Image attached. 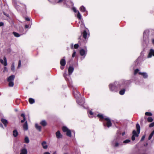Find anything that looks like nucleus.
<instances>
[{"instance_id":"1","label":"nucleus","mask_w":154,"mask_h":154,"mask_svg":"<svg viewBox=\"0 0 154 154\" xmlns=\"http://www.w3.org/2000/svg\"><path fill=\"white\" fill-rule=\"evenodd\" d=\"M136 128L137 132L135 130H133L132 132L133 135L131 137V139L134 141L135 140V137H138L140 132V127L139 124L136 125Z\"/></svg>"},{"instance_id":"2","label":"nucleus","mask_w":154,"mask_h":154,"mask_svg":"<svg viewBox=\"0 0 154 154\" xmlns=\"http://www.w3.org/2000/svg\"><path fill=\"white\" fill-rule=\"evenodd\" d=\"M109 88L112 91L117 92L118 91V88L114 84H110L109 85Z\"/></svg>"},{"instance_id":"3","label":"nucleus","mask_w":154,"mask_h":154,"mask_svg":"<svg viewBox=\"0 0 154 154\" xmlns=\"http://www.w3.org/2000/svg\"><path fill=\"white\" fill-rule=\"evenodd\" d=\"M119 138L117 137L116 139L114 140L113 142V143L114 144V146L115 147H117L119 145H122V143H120V142L119 143Z\"/></svg>"},{"instance_id":"4","label":"nucleus","mask_w":154,"mask_h":154,"mask_svg":"<svg viewBox=\"0 0 154 154\" xmlns=\"http://www.w3.org/2000/svg\"><path fill=\"white\" fill-rule=\"evenodd\" d=\"M105 120L106 122V125L109 128L112 126V123L110 119L109 118H105Z\"/></svg>"},{"instance_id":"5","label":"nucleus","mask_w":154,"mask_h":154,"mask_svg":"<svg viewBox=\"0 0 154 154\" xmlns=\"http://www.w3.org/2000/svg\"><path fill=\"white\" fill-rule=\"evenodd\" d=\"M87 52V50H85L83 49H82L79 51L80 55L82 56H84L85 57Z\"/></svg>"},{"instance_id":"6","label":"nucleus","mask_w":154,"mask_h":154,"mask_svg":"<svg viewBox=\"0 0 154 154\" xmlns=\"http://www.w3.org/2000/svg\"><path fill=\"white\" fill-rule=\"evenodd\" d=\"M0 63L4 66L7 65V59L5 57H4L3 59H0Z\"/></svg>"},{"instance_id":"7","label":"nucleus","mask_w":154,"mask_h":154,"mask_svg":"<svg viewBox=\"0 0 154 154\" xmlns=\"http://www.w3.org/2000/svg\"><path fill=\"white\" fill-rule=\"evenodd\" d=\"M15 78V75H10V87H12L14 85V83L13 82Z\"/></svg>"},{"instance_id":"8","label":"nucleus","mask_w":154,"mask_h":154,"mask_svg":"<svg viewBox=\"0 0 154 154\" xmlns=\"http://www.w3.org/2000/svg\"><path fill=\"white\" fill-rule=\"evenodd\" d=\"M152 56L154 57V50L152 49H151L149 51L147 57L148 58H150Z\"/></svg>"},{"instance_id":"9","label":"nucleus","mask_w":154,"mask_h":154,"mask_svg":"<svg viewBox=\"0 0 154 154\" xmlns=\"http://www.w3.org/2000/svg\"><path fill=\"white\" fill-rule=\"evenodd\" d=\"M65 57H64L63 59H61L60 61V64L61 66H64L66 64V61L64 59Z\"/></svg>"},{"instance_id":"10","label":"nucleus","mask_w":154,"mask_h":154,"mask_svg":"<svg viewBox=\"0 0 154 154\" xmlns=\"http://www.w3.org/2000/svg\"><path fill=\"white\" fill-rule=\"evenodd\" d=\"M97 117L99 118V120L102 122L103 120H104L106 118H104L103 115L101 114H99L97 115Z\"/></svg>"},{"instance_id":"11","label":"nucleus","mask_w":154,"mask_h":154,"mask_svg":"<svg viewBox=\"0 0 154 154\" xmlns=\"http://www.w3.org/2000/svg\"><path fill=\"white\" fill-rule=\"evenodd\" d=\"M74 70V68L72 66H70L68 68V74L69 75L72 74Z\"/></svg>"},{"instance_id":"12","label":"nucleus","mask_w":154,"mask_h":154,"mask_svg":"<svg viewBox=\"0 0 154 154\" xmlns=\"http://www.w3.org/2000/svg\"><path fill=\"white\" fill-rule=\"evenodd\" d=\"M1 122L3 124L4 126L5 127H6L7 126V125L8 123L7 121L5 119L3 118H2L1 119Z\"/></svg>"},{"instance_id":"13","label":"nucleus","mask_w":154,"mask_h":154,"mask_svg":"<svg viewBox=\"0 0 154 154\" xmlns=\"http://www.w3.org/2000/svg\"><path fill=\"white\" fill-rule=\"evenodd\" d=\"M57 138L58 139L61 138L62 137V135L60 133L59 131H58L56 133Z\"/></svg>"},{"instance_id":"14","label":"nucleus","mask_w":154,"mask_h":154,"mask_svg":"<svg viewBox=\"0 0 154 154\" xmlns=\"http://www.w3.org/2000/svg\"><path fill=\"white\" fill-rule=\"evenodd\" d=\"M23 129L24 131H26L28 129V125L27 121L23 125Z\"/></svg>"},{"instance_id":"15","label":"nucleus","mask_w":154,"mask_h":154,"mask_svg":"<svg viewBox=\"0 0 154 154\" xmlns=\"http://www.w3.org/2000/svg\"><path fill=\"white\" fill-rule=\"evenodd\" d=\"M67 75V74L66 73H64L63 74V76L64 77L66 80V81H69V84H68V86H72L71 85V83H70V81H69V80L66 77V76Z\"/></svg>"},{"instance_id":"16","label":"nucleus","mask_w":154,"mask_h":154,"mask_svg":"<svg viewBox=\"0 0 154 154\" xmlns=\"http://www.w3.org/2000/svg\"><path fill=\"white\" fill-rule=\"evenodd\" d=\"M138 74L139 75H140L143 76V77L144 79H146L148 77V75L147 74L146 72H138Z\"/></svg>"},{"instance_id":"17","label":"nucleus","mask_w":154,"mask_h":154,"mask_svg":"<svg viewBox=\"0 0 154 154\" xmlns=\"http://www.w3.org/2000/svg\"><path fill=\"white\" fill-rule=\"evenodd\" d=\"M42 145L44 149H46L48 147V146L47 145V143L45 141H44L42 143Z\"/></svg>"},{"instance_id":"18","label":"nucleus","mask_w":154,"mask_h":154,"mask_svg":"<svg viewBox=\"0 0 154 154\" xmlns=\"http://www.w3.org/2000/svg\"><path fill=\"white\" fill-rule=\"evenodd\" d=\"M27 151L25 148H23L21 149L20 154H27Z\"/></svg>"},{"instance_id":"19","label":"nucleus","mask_w":154,"mask_h":154,"mask_svg":"<svg viewBox=\"0 0 154 154\" xmlns=\"http://www.w3.org/2000/svg\"><path fill=\"white\" fill-rule=\"evenodd\" d=\"M40 124L43 126L45 127L47 125V123L45 121L43 120L40 122Z\"/></svg>"},{"instance_id":"20","label":"nucleus","mask_w":154,"mask_h":154,"mask_svg":"<svg viewBox=\"0 0 154 154\" xmlns=\"http://www.w3.org/2000/svg\"><path fill=\"white\" fill-rule=\"evenodd\" d=\"M35 127L37 130H38L39 131H41L42 129V127L39 125L38 124H36L35 125Z\"/></svg>"},{"instance_id":"21","label":"nucleus","mask_w":154,"mask_h":154,"mask_svg":"<svg viewBox=\"0 0 154 154\" xmlns=\"http://www.w3.org/2000/svg\"><path fill=\"white\" fill-rule=\"evenodd\" d=\"M13 135L14 137H17L18 134V133L17 130H14L13 131Z\"/></svg>"},{"instance_id":"22","label":"nucleus","mask_w":154,"mask_h":154,"mask_svg":"<svg viewBox=\"0 0 154 154\" xmlns=\"http://www.w3.org/2000/svg\"><path fill=\"white\" fill-rule=\"evenodd\" d=\"M20 116L23 118V119L21 121V122L23 123L26 121V117L25 114L24 113H22L20 115Z\"/></svg>"},{"instance_id":"23","label":"nucleus","mask_w":154,"mask_h":154,"mask_svg":"<svg viewBox=\"0 0 154 154\" xmlns=\"http://www.w3.org/2000/svg\"><path fill=\"white\" fill-rule=\"evenodd\" d=\"M66 135L67 136L71 137L72 136L71 132L70 130H69L66 132Z\"/></svg>"},{"instance_id":"24","label":"nucleus","mask_w":154,"mask_h":154,"mask_svg":"<svg viewBox=\"0 0 154 154\" xmlns=\"http://www.w3.org/2000/svg\"><path fill=\"white\" fill-rule=\"evenodd\" d=\"M29 102L30 104H32L35 103V101L34 99L29 98Z\"/></svg>"},{"instance_id":"25","label":"nucleus","mask_w":154,"mask_h":154,"mask_svg":"<svg viewBox=\"0 0 154 154\" xmlns=\"http://www.w3.org/2000/svg\"><path fill=\"white\" fill-rule=\"evenodd\" d=\"M82 34L83 38L85 39H86L88 33L85 30L84 31Z\"/></svg>"},{"instance_id":"26","label":"nucleus","mask_w":154,"mask_h":154,"mask_svg":"<svg viewBox=\"0 0 154 154\" xmlns=\"http://www.w3.org/2000/svg\"><path fill=\"white\" fill-rule=\"evenodd\" d=\"M80 11L82 12H85L86 11L85 8L83 6H82L80 8Z\"/></svg>"},{"instance_id":"27","label":"nucleus","mask_w":154,"mask_h":154,"mask_svg":"<svg viewBox=\"0 0 154 154\" xmlns=\"http://www.w3.org/2000/svg\"><path fill=\"white\" fill-rule=\"evenodd\" d=\"M62 129L63 131L64 132H66L69 130L68 128L65 126H63Z\"/></svg>"},{"instance_id":"28","label":"nucleus","mask_w":154,"mask_h":154,"mask_svg":"<svg viewBox=\"0 0 154 154\" xmlns=\"http://www.w3.org/2000/svg\"><path fill=\"white\" fill-rule=\"evenodd\" d=\"M125 89H123L119 91V94L121 95H123L125 94Z\"/></svg>"},{"instance_id":"29","label":"nucleus","mask_w":154,"mask_h":154,"mask_svg":"<svg viewBox=\"0 0 154 154\" xmlns=\"http://www.w3.org/2000/svg\"><path fill=\"white\" fill-rule=\"evenodd\" d=\"M13 34L14 36L16 37H18L20 36V35L19 33L16 32H13Z\"/></svg>"},{"instance_id":"30","label":"nucleus","mask_w":154,"mask_h":154,"mask_svg":"<svg viewBox=\"0 0 154 154\" xmlns=\"http://www.w3.org/2000/svg\"><path fill=\"white\" fill-rule=\"evenodd\" d=\"M154 134V130L149 135L148 137V139L149 140H150L151 139V138L153 136Z\"/></svg>"},{"instance_id":"31","label":"nucleus","mask_w":154,"mask_h":154,"mask_svg":"<svg viewBox=\"0 0 154 154\" xmlns=\"http://www.w3.org/2000/svg\"><path fill=\"white\" fill-rule=\"evenodd\" d=\"M24 141L25 143H28L29 142V139L28 137H26L24 139Z\"/></svg>"},{"instance_id":"32","label":"nucleus","mask_w":154,"mask_h":154,"mask_svg":"<svg viewBox=\"0 0 154 154\" xmlns=\"http://www.w3.org/2000/svg\"><path fill=\"white\" fill-rule=\"evenodd\" d=\"M147 121L148 122H152L153 120V119L151 117H149L147 119Z\"/></svg>"},{"instance_id":"33","label":"nucleus","mask_w":154,"mask_h":154,"mask_svg":"<svg viewBox=\"0 0 154 154\" xmlns=\"http://www.w3.org/2000/svg\"><path fill=\"white\" fill-rule=\"evenodd\" d=\"M76 92L77 93V94H75L74 93H73L74 96L76 98H77L78 97V96H80V94L79 92L76 91Z\"/></svg>"},{"instance_id":"34","label":"nucleus","mask_w":154,"mask_h":154,"mask_svg":"<svg viewBox=\"0 0 154 154\" xmlns=\"http://www.w3.org/2000/svg\"><path fill=\"white\" fill-rule=\"evenodd\" d=\"M145 115L146 116H151L152 115V114L150 112H146L145 113Z\"/></svg>"},{"instance_id":"35","label":"nucleus","mask_w":154,"mask_h":154,"mask_svg":"<svg viewBox=\"0 0 154 154\" xmlns=\"http://www.w3.org/2000/svg\"><path fill=\"white\" fill-rule=\"evenodd\" d=\"M11 70L13 71H14V63H12L11 66Z\"/></svg>"},{"instance_id":"36","label":"nucleus","mask_w":154,"mask_h":154,"mask_svg":"<svg viewBox=\"0 0 154 154\" xmlns=\"http://www.w3.org/2000/svg\"><path fill=\"white\" fill-rule=\"evenodd\" d=\"M131 141V140L129 139H127L124 141H123V143H129Z\"/></svg>"},{"instance_id":"37","label":"nucleus","mask_w":154,"mask_h":154,"mask_svg":"<svg viewBox=\"0 0 154 154\" xmlns=\"http://www.w3.org/2000/svg\"><path fill=\"white\" fill-rule=\"evenodd\" d=\"M77 17L79 19H81V15L80 14V13L79 11H78V14H77Z\"/></svg>"},{"instance_id":"38","label":"nucleus","mask_w":154,"mask_h":154,"mask_svg":"<svg viewBox=\"0 0 154 154\" xmlns=\"http://www.w3.org/2000/svg\"><path fill=\"white\" fill-rule=\"evenodd\" d=\"M17 0H12V2L13 4L16 6L17 5Z\"/></svg>"},{"instance_id":"39","label":"nucleus","mask_w":154,"mask_h":154,"mask_svg":"<svg viewBox=\"0 0 154 154\" xmlns=\"http://www.w3.org/2000/svg\"><path fill=\"white\" fill-rule=\"evenodd\" d=\"M21 66V61L20 60H19L18 61V64L17 67L18 68H20Z\"/></svg>"},{"instance_id":"40","label":"nucleus","mask_w":154,"mask_h":154,"mask_svg":"<svg viewBox=\"0 0 154 154\" xmlns=\"http://www.w3.org/2000/svg\"><path fill=\"white\" fill-rule=\"evenodd\" d=\"M139 70L138 69H135L134 71V75L136 74L137 73L139 72Z\"/></svg>"},{"instance_id":"41","label":"nucleus","mask_w":154,"mask_h":154,"mask_svg":"<svg viewBox=\"0 0 154 154\" xmlns=\"http://www.w3.org/2000/svg\"><path fill=\"white\" fill-rule=\"evenodd\" d=\"M79 45L78 44H75L74 46V48L75 49H77L79 48Z\"/></svg>"},{"instance_id":"42","label":"nucleus","mask_w":154,"mask_h":154,"mask_svg":"<svg viewBox=\"0 0 154 154\" xmlns=\"http://www.w3.org/2000/svg\"><path fill=\"white\" fill-rule=\"evenodd\" d=\"M8 71V69L6 67L4 66V67L3 72H5Z\"/></svg>"},{"instance_id":"43","label":"nucleus","mask_w":154,"mask_h":154,"mask_svg":"<svg viewBox=\"0 0 154 154\" xmlns=\"http://www.w3.org/2000/svg\"><path fill=\"white\" fill-rule=\"evenodd\" d=\"M153 126H154V122L150 124L149 126V127H152Z\"/></svg>"},{"instance_id":"44","label":"nucleus","mask_w":154,"mask_h":154,"mask_svg":"<svg viewBox=\"0 0 154 154\" xmlns=\"http://www.w3.org/2000/svg\"><path fill=\"white\" fill-rule=\"evenodd\" d=\"M75 54H76V52L75 51H74V52H73V53L72 54V57H74L75 56Z\"/></svg>"},{"instance_id":"45","label":"nucleus","mask_w":154,"mask_h":154,"mask_svg":"<svg viewBox=\"0 0 154 154\" xmlns=\"http://www.w3.org/2000/svg\"><path fill=\"white\" fill-rule=\"evenodd\" d=\"M7 81L9 82L8 83V85L9 86H10V76L8 77L7 78Z\"/></svg>"},{"instance_id":"46","label":"nucleus","mask_w":154,"mask_h":154,"mask_svg":"<svg viewBox=\"0 0 154 154\" xmlns=\"http://www.w3.org/2000/svg\"><path fill=\"white\" fill-rule=\"evenodd\" d=\"M72 10L75 13H76L77 12L76 9L74 7L73 8Z\"/></svg>"},{"instance_id":"47","label":"nucleus","mask_w":154,"mask_h":154,"mask_svg":"<svg viewBox=\"0 0 154 154\" xmlns=\"http://www.w3.org/2000/svg\"><path fill=\"white\" fill-rule=\"evenodd\" d=\"M145 138V136L144 135V136H143L141 138V141H142L143 140H144Z\"/></svg>"},{"instance_id":"48","label":"nucleus","mask_w":154,"mask_h":154,"mask_svg":"<svg viewBox=\"0 0 154 154\" xmlns=\"http://www.w3.org/2000/svg\"><path fill=\"white\" fill-rule=\"evenodd\" d=\"M25 20H26L27 21H30V19L29 17H26L25 18Z\"/></svg>"},{"instance_id":"49","label":"nucleus","mask_w":154,"mask_h":154,"mask_svg":"<svg viewBox=\"0 0 154 154\" xmlns=\"http://www.w3.org/2000/svg\"><path fill=\"white\" fill-rule=\"evenodd\" d=\"M4 23L2 22H0V26H2L4 25Z\"/></svg>"},{"instance_id":"50","label":"nucleus","mask_w":154,"mask_h":154,"mask_svg":"<svg viewBox=\"0 0 154 154\" xmlns=\"http://www.w3.org/2000/svg\"><path fill=\"white\" fill-rule=\"evenodd\" d=\"M29 25H26L25 26V28L26 29L29 28Z\"/></svg>"},{"instance_id":"51","label":"nucleus","mask_w":154,"mask_h":154,"mask_svg":"<svg viewBox=\"0 0 154 154\" xmlns=\"http://www.w3.org/2000/svg\"><path fill=\"white\" fill-rule=\"evenodd\" d=\"M63 1V0H59L57 2V3H61Z\"/></svg>"},{"instance_id":"52","label":"nucleus","mask_w":154,"mask_h":154,"mask_svg":"<svg viewBox=\"0 0 154 154\" xmlns=\"http://www.w3.org/2000/svg\"><path fill=\"white\" fill-rule=\"evenodd\" d=\"M89 114L91 115H92L93 114V113L91 111H90L89 112Z\"/></svg>"},{"instance_id":"53","label":"nucleus","mask_w":154,"mask_h":154,"mask_svg":"<svg viewBox=\"0 0 154 154\" xmlns=\"http://www.w3.org/2000/svg\"><path fill=\"white\" fill-rule=\"evenodd\" d=\"M3 14H4V15H6V16H7L8 17V16H9L8 14H7L4 12H3Z\"/></svg>"},{"instance_id":"54","label":"nucleus","mask_w":154,"mask_h":154,"mask_svg":"<svg viewBox=\"0 0 154 154\" xmlns=\"http://www.w3.org/2000/svg\"><path fill=\"white\" fill-rule=\"evenodd\" d=\"M71 48L72 49H73V44H71Z\"/></svg>"},{"instance_id":"55","label":"nucleus","mask_w":154,"mask_h":154,"mask_svg":"<svg viewBox=\"0 0 154 154\" xmlns=\"http://www.w3.org/2000/svg\"><path fill=\"white\" fill-rule=\"evenodd\" d=\"M0 127H1V128H3V125H2V123H0Z\"/></svg>"},{"instance_id":"56","label":"nucleus","mask_w":154,"mask_h":154,"mask_svg":"<svg viewBox=\"0 0 154 154\" xmlns=\"http://www.w3.org/2000/svg\"><path fill=\"white\" fill-rule=\"evenodd\" d=\"M125 132H123L122 133V136H124L125 135Z\"/></svg>"},{"instance_id":"57","label":"nucleus","mask_w":154,"mask_h":154,"mask_svg":"<svg viewBox=\"0 0 154 154\" xmlns=\"http://www.w3.org/2000/svg\"><path fill=\"white\" fill-rule=\"evenodd\" d=\"M44 154H51L48 152H45L44 153Z\"/></svg>"},{"instance_id":"58","label":"nucleus","mask_w":154,"mask_h":154,"mask_svg":"<svg viewBox=\"0 0 154 154\" xmlns=\"http://www.w3.org/2000/svg\"><path fill=\"white\" fill-rule=\"evenodd\" d=\"M64 67V66H60V68L61 69H62V70H63V69H64V67Z\"/></svg>"},{"instance_id":"59","label":"nucleus","mask_w":154,"mask_h":154,"mask_svg":"<svg viewBox=\"0 0 154 154\" xmlns=\"http://www.w3.org/2000/svg\"><path fill=\"white\" fill-rule=\"evenodd\" d=\"M53 154H57V153L56 151H55L53 153Z\"/></svg>"},{"instance_id":"60","label":"nucleus","mask_w":154,"mask_h":154,"mask_svg":"<svg viewBox=\"0 0 154 154\" xmlns=\"http://www.w3.org/2000/svg\"><path fill=\"white\" fill-rule=\"evenodd\" d=\"M152 43L154 44V39H153L152 40Z\"/></svg>"},{"instance_id":"61","label":"nucleus","mask_w":154,"mask_h":154,"mask_svg":"<svg viewBox=\"0 0 154 154\" xmlns=\"http://www.w3.org/2000/svg\"><path fill=\"white\" fill-rule=\"evenodd\" d=\"M103 124L104 126H105V123H103Z\"/></svg>"},{"instance_id":"62","label":"nucleus","mask_w":154,"mask_h":154,"mask_svg":"<svg viewBox=\"0 0 154 154\" xmlns=\"http://www.w3.org/2000/svg\"><path fill=\"white\" fill-rule=\"evenodd\" d=\"M24 6H25V9H26V6H25V5H24Z\"/></svg>"}]
</instances>
